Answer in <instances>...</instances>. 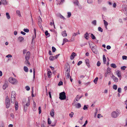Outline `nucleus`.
Returning <instances> with one entry per match:
<instances>
[{
    "label": "nucleus",
    "mask_w": 127,
    "mask_h": 127,
    "mask_svg": "<svg viewBox=\"0 0 127 127\" xmlns=\"http://www.w3.org/2000/svg\"><path fill=\"white\" fill-rule=\"evenodd\" d=\"M16 93L14 91H12L11 93V101L12 103H14L15 101Z\"/></svg>",
    "instance_id": "1"
},
{
    "label": "nucleus",
    "mask_w": 127,
    "mask_h": 127,
    "mask_svg": "<svg viewBox=\"0 0 127 127\" xmlns=\"http://www.w3.org/2000/svg\"><path fill=\"white\" fill-rule=\"evenodd\" d=\"M8 80L9 82L13 85H15L18 82V81L16 79L11 77L9 78Z\"/></svg>",
    "instance_id": "2"
},
{
    "label": "nucleus",
    "mask_w": 127,
    "mask_h": 127,
    "mask_svg": "<svg viewBox=\"0 0 127 127\" xmlns=\"http://www.w3.org/2000/svg\"><path fill=\"white\" fill-rule=\"evenodd\" d=\"M59 98L61 100L65 99L66 98L65 93L64 92H63L60 93Z\"/></svg>",
    "instance_id": "3"
},
{
    "label": "nucleus",
    "mask_w": 127,
    "mask_h": 127,
    "mask_svg": "<svg viewBox=\"0 0 127 127\" xmlns=\"http://www.w3.org/2000/svg\"><path fill=\"white\" fill-rule=\"evenodd\" d=\"M5 104L6 107L7 108H8L10 106V100L8 96H7L6 98Z\"/></svg>",
    "instance_id": "4"
},
{
    "label": "nucleus",
    "mask_w": 127,
    "mask_h": 127,
    "mask_svg": "<svg viewBox=\"0 0 127 127\" xmlns=\"http://www.w3.org/2000/svg\"><path fill=\"white\" fill-rule=\"evenodd\" d=\"M65 77L67 78H71V77L70 76V69H68L65 73Z\"/></svg>",
    "instance_id": "5"
},
{
    "label": "nucleus",
    "mask_w": 127,
    "mask_h": 127,
    "mask_svg": "<svg viewBox=\"0 0 127 127\" xmlns=\"http://www.w3.org/2000/svg\"><path fill=\"white\" fill-rule=\"evenodd\" d=\"M42 21V19L39 16L38 18V24L40 28H41V27L42 28V26L41 24Z\"/></svg>",
    "instance_id": "6"
},
{
    "label": "nucleus",
    "mask_w": 127,
    "mask_h": 127,
    "mask_svg": "<svg viewBox=\"0 0 127 127\" xmlns=\"http://www.w3.org/2000/svg\"><path fill=\"white\" fill-rule=\"evenodd\" d=\"M111 116L113 118H116L118 117V114L116 112L114 111L112 113Z\"/></svg>",
    "instance_id": "7"
},
{
    "label": "nucleus",
    "mask_w": 127,
    "mask_h": 127,
    "mask_svg": "<svg viewBox=\"0 0 127 127\" xmlns=\"http://www.w3.org/2000/svg\"><path fill=\"white\" fill-rule=\"evenodd\" d=\"M116 73L118 77L119 78L120 80L121 79V72L120 71L118 70L116 71Z\"/></svg>",
    "instance_id": "8"
},
{
    "label": "nucleus",
    "mask_w": 127,
    "mask_h": 127,
    "mask_svg": "<svg viewBox=\"0 0 127 127\" xmlns=\"http://www.w3.org/2000/svg\"><path fill=\"white\" fill-rule=\"evenodd\" d=\"M112 78L115 82L117 83L118 82V78L116 77L114 75H112Z\"/></svg>",
    "instance_id": "9"
},
{
    "label": "nucleus",
    "mask_w": 127,
    "mask_h": 127,
    "mask_svg": "<svg viewBox=\"0 0 127 127\" xmlns=\"http://www.w3.org/2000/svg\"><path fill=\"white\" fill-rule=\"evenodd\" d=\"M30 56V53L29 51L27 52L25 56V59L26 60H29Z\"/></svg>",
    "instance_id": "10"
},
{
    "label": "nucleus",
    "mask_w": 127,
    "mask_h": 127,
    "mask_svg": "<svg viewBox=\"0 0 127 127\" xmlns=\"http://www.w3.org/2000/svg\"><path fill=\"white\" fill-rule=\"evenodd\" d=\"M86 64L88 67L90 66V61L88 59H86L85 60Z\"/></svg>",
    "instance_id": "11"
},
{
    "label": "nucleus",
    "mask_w": 127,
    "mask_h": 127,
    "mask_svg": "<svg viewBox=\"0 0 127 127\" xmlns=\"http://www.w3.org/2000/svg\"><path fill=\"white\" fill-rule=\"evenodd\" d=\"M76 56L75 53L74 52H73L71 54L70 58L71 60H73L74 59L75 56Z\"/></svg>",
    "instance_id": "12"
},
{
    "label": "nucleus",
    "mask_w": 127,
    "mask_h": 127,
    "mask_svg": "<svg viewBox=\"0 0 127 127\" xmlns=\"http://www.w3.org/2000/svg\"><path fill=\"white\" fill-rule=\"evenodd\" d=\"M52 74V73L51 71L49 70L48 71L47 73V75L48 77L49 78H50L51 77V76Z\"/></svg>",
    "instance_id": "13"
},
{
    "label": "nucleus",
    "mask_w": 127,
    "mask_h": 127,
    "mask_svg": "<svg viewBox=\"0 0 127 127\" xmlns=\"http://www.w3.org/2000/svg\"><path fill=\"white\" fill-rule=\"evenodd\" d=\"M92 51L95 54H96L97 53V50L95 48L94 46L91 49Z\"/></svg>",
    "instance_id": "14"
},
{
    "label": "nucleus",
    "mask_w": 127,
    "mask_h": 127,
    "mask_svg": "<svg viewBox=\"0 0 127 127\" xmlns=\"http://www.w3.org/2000/svg\"><path fill=\"white\" fill-rule=\"evenodd\" d=\"M36 103L35 102L33 101V111H35L36 110Z\"/></svg>",
    "instance_id": "15"
},
{
    "label": "nucleus",
    "mask_w": 127,
    "mask_h": 127,
    "mask_svg": "<svg viewBox=\"0 0 127 127\" xmlns=\"http://www.w3.org/2000/svg\"><path fill=\"white\" fill-rule=\"evenodd\" d=\"M25 62V64H26L28 66H30L31 64L28 61V60H26Z\"/></svg>",
    "instance_id": "16"
},
{
    "label": "nucleus",
    "mask_w": 127,
    "mask_h": 127,
    "mask_svg": "<svg viewBox=\"0 0 127 127\" xmlns=\"http://www.w3.org/2000/svg\"><path fill=\"white\" fill-rule=\"evenodd\" d=\"M103 21L105 27L106 29H107V25H108V23L107 22L105 21V20H104Z\"/></svg>",
    "instance_id": "17"
},
{
    "label": "nucleus",
    "mask_w": 127,
    "mask_h": 127,
    "mask_svg": "<svg viewBox=\"0 0 127 127\" xmlns=\"http://www.w3.org/2000/svg\"><path fill=\"white\" fill-rule=\"evenodd\" d=\"M62 34L64 37H66L67 36V34L66 33L65 31L62 32Z\"/></svg>",
    "instance_id": "18"
},
{
    "label": "nucleus",
    "mask_w": 127,
    "mask_h": 127,
    "mask_svg": "<svg viewBox=\"0 0 127 127\" xmlns=\"http://www.w3.org/2000/svg\"><path fill=\"white\" fill-rule=\"evenodd\" d=\"M24 39V38L22 36H19L18 38V39L20 42H21Z\"/></svg>",
    "instance_id": "19"
},
{
    "label": "nucleus",
    "mask_w": 127,
    "mask_h": 127,
    "mask_svg": "<svg viewBox=\"0 0 127 127\" xmlns=\"http://www.w3.org/2000/svg\"><path fill=\"white\" fill-rule=\"evenodd\" d=\"M50 114L52 117H53L54 116V109H53L51 110V111L50 112Z\"/></svg>",
    "instance_id": "20"
},
{
    "label": "nucleus",
    "mask_w": 127,
    "mask_h": 127,
    "mask_svg": "<svg viewBox=\"0 0 127 127\" xmlns=\"http://www.w3.org/2000/svg\"><path fill=\"white\" fill-rule=\"evenodd\" d=\"M89 44L91 49L94 47V44L93 42H91L89 43Z\"/></svg>",
    "instance_id": "21"
},
{
    "label": "nucleus",
    "mask_w": 127,
    "mask_h": 127,
    "mask_svg": "<svg viewBox=\"0 0 127 127\" xmlns=\"http://www.w3.org/2000/svg\"><path fill=\"white\" fill-rule=\"evenodd\" d=\"M85 38L87 39H88L89 38V36L88 35V34L87 32L84 35Z\"/></svg>",
    "instance_id": "22"
},
{
    "label": "nucleus",
    "mask_w": 127,
    "mask_h": 127,
    "mask_svg": "<svg viewBox=\"0 0 127 127\" xmlns=\"http://www.w3.org/2000/svg\"><path fill=\"white\" fill-rule=\"evenodd\" d=\"M103 63L104 64H105L106 62V59L105 56L104 55H103Z\"/></svg>",
    "instance_id": "23"
},
{
    "label": "nucleus",
    "mask_w": 127,
    "mask_h": 127,
    "mask_svg": "<svg viewBox=\"0 0 127 127\" xmlns=\"http://www.w3.org/2000/svg\"><path fill=\"white\" fill-rule=\"evenodd\" d=\"M18 103L17 102H15V110H17L18 109Z\"/></svg>",
    "instance_id": "24"
},
{
    "label": "nucleus",
    "mask_w": 127,
    "mask_h": 127,
    "mask_svg": "<svg viewBox=\"0 0 127 127\" xmlns=\"http://www.w3.org/2000/svg\"><path fill=\"white\" fill-rule=\"evenodd\" d=\"M49 60L50 61H53V60H54L55 59V57L54 56H50L49 58Z\"/></svg>",
    "instance_id": "25"
},
{
    "label": "nucleus",
    "mask_w": 127,
    "mask_h": 127,
    "mask_svg": "<svg viewBox=\"0 0 127 127\" xmlns=\"http://www.w3.org/2000/svg\"><path fill=\"white\" fill-rule=\"evenodd\" d=\"M111 66L114 68H116L117 66L116 65L114 64H111Z\"/></svg>",
    "instance_id": "26"
},
{
    "label": "nucleus",
    "mask_w": 127,
    "mask_h": 127,
    "mask_svg": "<svg viewBox=\"0 0 127 127\" xmlns=\"http://www.w3.org/2000/svg\"><path fill=\"white\" fill-rule=\"evenodd\" d=\"M2 4H7L6 0H1Z\"/></svg>",
    "instance_id": "27"
},
{
    "label": "nucleus",
    "mask_w": 127,
    "mask_h": 127,
    "mask_svg": "<svg viewBox=\"0 0 127 127\" xmlns=\"http://www.w3.org/2000/svg\"><path fill=\"white\" fill-rule=\"evenodd\" d=\"M24 71L26 72H27L28 71V69L27 66H24Z\"/></svg>",
    "instance_id": "28"
},
{
    "label": "nucleus",
    "mask_w": 127,
    "mask_h": 127,
    "mask_svg": "<svg viewBox=\"0 0 127 127\" xmlns=\"http://www.w3.org/2000/svg\"><path fill=\"white\" fill-rule=\"evenodd\" d=\"M6 16L7 18L9 19L10 18V16L8 13L6 12Z\"/></svg>",
    "instance_id": "29"
},
{
    "label": "nucleus",
    "mask_w": 127,
    "mask_h": 127,
    "mask_svg": "<svg viewBox=\"0 0 127 127\" xmlns=\"http://www.w3.org/2000/svg\"><path fill=\"white\" fill-rule=\"evenodd\" d=\"M30 100L28 99V101L27 103H26V105L27 106H29L30 105Z\"/></svg>",
    "instance_id": "30"
},
{
    "label": "nucleus",
    "mask_w": 127,
    "mask_h": 127,
    "mask_svg": "<svg viewBox=\"0 0 127 127\" xmlns=\"http://www.w3.org/2000/svg\"><path fill=\"white\" fill-rule=\"evenodd\" d=\"M7 87V85L6 84H5L3 85L2 88L4 90H5Z\"/></svg>",
    "instance_id": "31"
},
{
    "label": "nucleus",
    "mask_w": 127,
    "mask_h": 127,
    "mask_svg": "<svg viewBox=\"0 0 127 127\" xmlns=\"http://www.w3.org/2000/svg\"><path fill=\"white\" fill-rule=\"evenodd\" d=\"M68 41L67 39L66 38L64 39L62 45L64 44L65 42Z\"/></svg>",
    "instance_id": "32"
},
{
    "label": "nucleus",
    "mask_w": 127,
    "mask_h": 127,
    "mask_svg": "<svg viewBox=\"0 0 127 127\" xmlns=\"http://www.w3.org/2000/svg\"><path fill=\"white\" fill-rule=\"evenodd\" d=\"M98 78L97 77H96L94 80V82L95 84L97 83V81L98 80Z\"/></svg>",
    "instance_id": "33"
},
{
    "label": "nucleus",
    "mask_w": 127,
    "mask_h": 127,
    "mask_svg": "<svg viewBox=\"0 0 127 127\" xmlns=\"http://www.w3.org/2000/svg\"><path fill=\"white\" fill-rule=\"evenodd\" d=\"M81 106V105L79 103H78L76 106V107L77 108H80Z\"/></svg>",
    "instance_id": "34"
},
{
    "label": "nucleus",
    "mask_w": 127,
    "mask_h": 127,
    "mask_svg": "<svg viewBox=\"0 0 127 127\" xmlns=\"http://www.w3.org/2000/svg\"><path fill=\"white\" fill-rule=\"evenodd\" d=\"M78 34V33H74L72 35V37L71 38L70 40H71L72 41H73V40H72V38L73 36H75L76 35H77Z\"/></svg>",
    "instance_id": "35"
},
{
    "label": "nucleus",
    "mask_w": 127,
    "mask_h": 127,
    "mask_svg": "<svg viewBox=\"0 0 127 127\" xmlns=\"http://www.w3.org/2000/svg\"><path fill=\"white\" fill-rule=\"evenodd\" d=\"M16 14L18 15L19 16V17H21V15L20 14V11L19 10H17L16 12Z\"/></svg>",
    "instance_id": "36"
},
{
    "label": "nucleus",
    "mask_w": 127,
    "mask_h": 127,
    "mask_svg": "<svg viewBox=\"0 0 127 127\" xmlns=\"http://www.w3.org/2000/svg\"><path fill=\"white\" fill-rule=\"evenodd\" d=\"M81 96H80V97H79V96L78 95H77L75 98L76 100L77 101H78L80 99V98H81Z\"/></svg>",
    "instance_id": "37"
},
{
    "label": "nucleus",
    "mask_w": 127,
    "mask_h": 127,
    "mask_svg": "<svg viewBox=\"0 0 127 127\" xmlns=\"http://www.w3.org/2000/svg\"><path fill=\"white\" fill-rule=\"evenodd\" d=\"M113 89L115 90H116L117 89V86L115 85H114L113 86Z\"/></svg>",
    "instance_id": "38"
},
{
    "label": "nucleus",
    "mask_w": 127,
    "mask_h": 127,
    "mask_svg": "<svg viewBox=\"0 0 127 127\" xmlns=\"http://www.w3.org/2000/svg\"><path fill=\"white\" fill-rule=\"evenodd\" d=\"M51 123V121L49 118H48V124H50Z\"/></svg>",
    "instance_id": "39"
},
{
    "label": "nucleus",
    "mask_w": 127,
    "mask_h": 127,
    "mask_svg": "<svg viewBox=\"0 0 127 127\" xmlns=\"http://www.w3.org/2000/svg\"><path fill=\"white\" fill-rule=\"evenodd\" d=\"M98 30L99 31H100L101 32H102L103 31V29L102 28H101L100 27H98Z\"/></svg>",
    "instance_id": "40"
},
{
    "label": "nucleus",
    "mask_w": 127,
    "mask_h": 127,
    "mask_svg": "<svg viewBox=\"0 0 127 127\" xmlns=\"http://www.w3.org/2000/svg\"><path fill=\"white\" fill-rule=\"evenodd\" d=\"M74 3L76 5L78 6V5L79 2L78 0H76L74 2Z\"/></svg>",
    "instance_id": "41"
},
{
    "label": "nucleus",
    "mask_w": 127,
    "mask_h": 127,
    "mask_svg": "<svg viewBox=\"0 0 127 127\" xmlns=\"http://www.w3.org/2000/svg\"><path fill=\"white\" fill-rule=\"evenodd\" d=\"M23 31L25 32H29V30L27 29H24L23 30Z\"/></svg>",
    "instance_id": "42"
},
{
    "label": "nucleus",
    "mask_w": 127,
    "mask_h": 127,
    "mask_svg": "<svg viewBox=\"0 0 127 127\" xmlns=\"http://www.w3.org/2000/svg\"><path fill=\"white\" fill-rule=\"evenodd\" d=\"M52 52H55V51L56 50V48L54 47H52Z\"/></svg>",
    "instance_id": "43"
},
{
    "label": "nucleus",
    "mask_w": 127,
    "mask_h": 127,
    "mask_svg": "<svg viewBox=\"0 0 127 127\" xmlns=\"http://www.w3.org/2000/svg\"><path fill=\"white\" fill-rule=\"evenodd\" d=\"M74 115L73 112H72L71 113L69 114V116L71 117L72 118L73 117V115Z\"/></svg>",
    "instance_id": "44"
},
{
    "label": "nucleus",
    "mask_w": 127,
    "mask_h": 127,
    "mask_svg": "<svg viewBox=\"0 0 127 127\" xmlns=\"http://www.w3.org/2000/svg\"><path fill=\"white\" fill-rule=\"evenodd\" d=\"M59 16L61 18L63 19L64 20H65V18L61 14Z\"/></svg>",
    "instance_id": "45"
},
{
    "label": "nucleus",
    "mask_w": 127,
    "mask_h": 127,
    "mask_svg": "<svg viewBox=\"0 0 127 127\" xmlns=\"http://www.w3.org/2000/svg\"><path fill=\"white\" fill-rule=\"evenodd\" d=\"M91 37L93 39H95V36L93 34H91Z\"/></svg>",
    "instance_id": "46"
},
{
    "label": "nucleus",
    "mask_w": 127,
    "mask_h": 127,
    "mask_svg": "<svg viewBox=\"0 0 127 127\" xmlns=\"http://www.w3.org/2000/svg\"><path fill=\"white\" fill-rule=\"evenodd\" d=\"M96 20H94L93 21L92 23L95 25H96Z\"/></svg>",
    "instance_id": "47"
},
{
    "label": "nucleus",
    "mask_w": 127,
    "mask_h": 127,
    "mask_svg": "<svg viewBox=\"0 0 127 127\" xmlns=\"http://www.w3.org/2000/svg\"><path fill=\"white\" fill-rule=\"evenodd\" d=\"M127 57L125 56H122V59L123 60H127Z\"/></svg>",
    "instance_id": "48"
},
{
    "label": "nucleus",
    "mask_w": 127,
    "mask_h": 127,
    "mask_svg": "<svg viewBox=\"0 0 127 127\" xmlns=\"http://www.w3.org/2000/svg\"><path fill=\"white\" fill-rule=\"evenodd\" d=\"M25 88L26 90L27 91H29L30 90V88L28 86H27L25 87Z\"/></svg>",
    "instance_id": "49"
},
{
    "label": "nucleus",
    "mask_w": 127,
    "mask_h": 127,
    "mask_svg": "<svg viewBox=\"0 0 127 127\" xmlns=\"http://www.w3.org/2000/svg\"><path fill=\"white\" fill-rule=\"evenodd\" d=\"M39 113L40 114L41 112V110L40 107H39L38 108Z\"/></svg>",
    "instance_id": "50"
},
{
    "label": "nucleus",
    "mask_w": 127,
    "mask_h": 127,
    "mask_svg": "<svg viewBox=\"0 0 127 127\" xmlns=\"http://www.w3.org/2000/svg\"><path fill=\"white\" fill-rule=\"evenodd\" d=\"M67 17L68 18H69L71 16V14L70 12H68L67 13Z\"/></svg>",
    "instance_id": "51"
},
{
    "label": "nucleus",
    "mask_w": 127,
    "mask_h": 127,
    "mask_svg": "<svg viewBox=\"0 0 127 127\" xmlns=\"http://www.w3.org/2000/svg\"><path fill=\"white\" fill-rule=\"evenodd\" d=\"M126 67L125 66H122L121 67V69L124 70L126 68Z\"/></svg>",
    "instance_id": "52"
},
{
    "label": "nucleus",
    "mask_w": 127,
    "mask_h": 127,
    "mask_svg": "<svg viewBox=\"0 0 127 127\" xmlns=\"http://www.w3.org/2000/svg\"><path fill=\"white\" fill-rule=\"evenodd\" d=\"M101 64L100 62L99 61H98L97 64V65L98 66H100Z\"/></svg>",
    "instance_id": "53"
},
{
    "label": "nucleus",
    "mask_w": 127,
    "mask_h": 127,
    "mask_svg": "<svg viewBox=\"0 0 127 127\" xmlns=\"http://www.w3.org/2000/svg\"><path fill=\"white\" fill-rule=\"evenodd\" d=\"M88 2L89 3H91L92 2V0H87Z\"/></svg>",
    "instance_id": "54"
},
{
    "label": "nucleus",
    "mask_w": 127,
    "mask_h": 127,
    "mask_svg": "<svg viewBox=\"0 0 127 127\" xmlns=\"http://www.w3.org/2000/svg\"><path fill=\"white\" fill-rule=\"evenodd\" d=\"M83 108L84 110H85L87 109L88 107L86 105H85Z\"/></svg>",
    "instance_id": "55"
},
{
    "label": "nucleus",
    "mask_w": 127,
    "mask_h": 127,
    "mask_svg": "<svg viewBox=\"0 0 127 127\" xmlns=\"http://www.w3.org/2000/svg\"><path fill=\"white\" fill-rule=\"evenodd\" d=\"M82 61H79L77 64V65H79L81 64H82Z\"/></svg>",
    "instance_id": "56"
},
{
    "label": "nucleus",
    "mask_w": 127,
    "mask_h": 127,
    "mask_svg": "<svg viewBox=\"0 0 127 127\" xmlns=\"http://www.w3.org/2000/svg\"><path fill=\"white\" fill-rule=\"evenodd\" d=\"M118 92L119 93H121V88H119L118 89Z\"/></svg>",
    "instance_id": "57"
},
{
    "label": "nucleus",
    "mask_w": 127,
    "mask_h": 127,
    "mask_svg": "<svg viewBox=\"0 0 127 127\" xmlns=\"http://www.w3.org/2000/svg\"><path fill=\"white\" fill-rule=\"evenodd\" d=\"M45 34L46 36H47L49 34L48 32L47 31H45Z\"/></svg>",
    "instance_id": "58"
},
{
    "label": "nucleus",
    "mask_w": 127,
    "mask_h": 127,
    "mask_svg": "<svg viewBox=\"0 0 127 127\" xmlns=\"http://www.w3.org/2000/svg\"><path fill=\"white\" fill-rule=\"evenodd\" d=\"M6 57L7 58H10L11 57H12V56L10 54H8L6 56Z\"/></svg>",
    "instance_id": "59"
},
{
    "label": "nucleus",
    "mask_w": 127,
    "mask_h": 127,
    "mask_svg": "<svg viewBox=\"0 0 127 127\" xmlns=\"http://www.w3.org/2000/svg\"><path fill=\"white\" fill-rule=\"evenodd\" d=\"M63 83L62 81H60L59 82L58 85H63Z\"/></svg>",
    "instance_id": "60"
},
{
    "label": "nucleus",
    "mask_w": 127,
    "mask_h": 127,
    "mask_svg": "<svg viewBox=\"0 0 127 127\" xmlns=\"http://www.w3.org/2000/svg\"><path fill=\"white\" fill-rule=\"evenodd\" d=\"M54 24V21L53 20V22H51L50 23V24L51 26H52L53 24Z\"/></svg>",
    "instance_id": "61"
},
{
    "label": "nucleus",
    "mask_w": 127,
    "mask_h": 127,
    "mask_svg": "<svg viewBox=\"0 0 127 127\" xmlns=\"http://www.w3.org/2000/svg\"><path fill=\"white\" fill-rule=\"evenodd\" d=\"M111 47L109 45H108L106 46V48L108 49H110L111 48Z\"/></svg>",
    "instance_id": "62"
},
{
    "label": "nucleus",
    "mask_w": 127,
    "mask_h": 127,
    "mask_svg": "<svg viewBox=\"0 0 127 127\" xmlns=\"http://www.w3.org/2000/svg\"><path fill=\"white\" fill-rule=\"evenodd\" d=\"M116 6V4L115 3H113V6L114 8H115Z\"/></svg>",
    "instance_id": "63"
},
{
    "label": "nucleus",
    "mask_w": 127,
    "mask_h": 127,
    "mask_svg": "<svg viewBox=\"0 0 127 127\" xmlns=\"http://www.w3.org/2000/svg\"><path fill=\"white\" fill-rule=\"evenodd\" d=\"M60 55V54H58L57 55H56L55 56H54L55 57V59H56L59 56V55Z\"/></svg>",
    "instance_id": "64"
}]
</instances>
